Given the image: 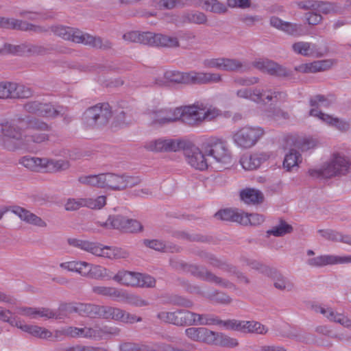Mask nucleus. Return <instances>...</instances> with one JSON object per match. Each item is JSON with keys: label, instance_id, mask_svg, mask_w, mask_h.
<instances>
[{"label": "nucleus", "instance_id": "1", "mask_svg": "<svg viewBox=\"0 0 351 351\" xmlns=\"http://www.w3.org/2000/svg\"><path fill=\"white\" fill-rule=\"evenodd\" d=\"M50 29L55 35L64 40L82 43L97 49H107L112 47V43L108 40L93 36L77 29L63 25L52 26Z\"/></svg>", "mask_w": 351, "mask_h": 351}, {"label": "nucleus", "instance_id": "2", "mask_svg": "<svg viewBox=\"0 0 351 351\" xmlns=\"http://www.w3.org/2000/svg\"><path fill=\"white\" fill-rule=\"evenodd\" d=\"M165 79L171 82L178 84H207L217 83L222 80L219 73L190 71L182 73L177 71H167L164 73Z\"/></svg>", "mask_w": 351, "mask_h": 351}, {"label": "nucleus", "instance_id": "3", "mask_svg": "<svg viewBox=\"0 0 351 351\" xmlns=\"http://www.w3.org/2000/svg\"><path fill=\"white\" fill-rule=\"evenodd\" d=\"M351 169V162L346 157L334 154L330 160L319 169H311L308 173L315 178H330L334 176L345 175Z\"/></svg>", "mask_w": 351, "mask_h": 351}, {"label": "nucleus", "instance_id": "4", "mask_svg": "<svg viewBox=\"0 0 351 351\" xmlns=\"http://www.w3.org/2000/svg\"><path fill=\"white\" fill-rule=\"evenodd\" d=\"M112 117L108 104H99L88 108L83 114L82 123L86 129H96L106 125Z\"/></svg>", "mask_w": 351, "mask_h": 351}, {"label": "nucleus", "instance_id": "5", "mask_svg": "<svg viewBox=\"0 0 351 351\" xmlns=\"http://www.w3.org/2000/svg\"><path fill=\"white\" fill-rule=\"evenodd\" d=\"M171 265L176 269H183V271L190 273L193 276L201 280L215 283L220 287L228 289L234 287L232 282L216 276L204 267H200L196 265H189L182 261H176L173 260L171 261Z\"/></svg>", "mask_w": 351, "mask_h": 351}, {"label": "nucleus", "instance_id": "6", "mask_svg": "<svg viewBox=\"0 0 351 351\" xmlns=\"http://www.w3.org/2000/svg\"><path fill=\"white\" fill-rule=\"evenodd\" d=\"M264 134L265 131L261 127L245 125L234 132L232 138L237 147L247 149L254 147Z\"/></svg>", "mask_w": 351, "mask_h": 351}, {"label": "nucleus", "instance_id": "7", "mask_svg": "<svg viewBox=\"0 0 351 351\" xmlns=\"http://www.w3.org/2000/svg\"><path fill=\"white\" fill-rule=\"evenodd\" d=\"M204 149L206 156L212 157L217 163L225 165L232 162L231 152L221 139L210 138L204 145Z\"/></svg>", "mask_w": 351, "mask_h": 351}, {"label": "nucleus", "instance_id": "8", "mask_svg": "<svg viewBox=\"0 0 351 351\" xmlns=\"http://www.w3.org/2000/svg\"><path fill=\"white\" fill-rule=\"evenodd\" d=\"M25 112L45 118H55L64 115L67 109L61 106H54L49 103H43L38 100L29 101L23 106Z\"/></svg>", "mask_w": 351, "mask_h": 351}, {"label": "nucleus", "instance_id": "9", "mask_svg": "<svg viewBox=\"0 0 351 351\" xmlns=\"http://www.w3.org/2000/svg\"><path fill=\"white\" fill-rule=\"evenodd\" d=\"M139 176H130L127 173L116 174L105 173V186L113 191H123L126 188H132L141 182Z\"/></svg>", "mask_w": 351, "mask_h": 351}, {"label": "nucleus", "instance_id": "10", "mask_svg": "<svg viewBox=\"0 0 351 351\" xmlns=\"http://www.w3.org/2000/svg\"><path fill=\"white\" fill-rule=\"evenodd\" d=\"M33 96L32 90L25 85L14 82H0V99H27Z\"/></svg>", "mask_w": 351, "mask_h": 351}, {"label": "nucleus", "instance_id": "11", "mask_svg": "<svg viewBox=\"0 0 351 351\" xmlns=\"http://www.w3.org/2000/svg\"><path fill=\"white\" fill-rule=\"evenodd\" d=\"M204 104L196 102L193 105L176 108L178 120L189 125H199L204 122L202 110Z\"/></svg>", "mask_w": 351, "mask_h": 351}, {"label": "nucleus", "instance_id": "12", "mask_svg": "<svg viewBox=\"0 0 351 351\" xmlns=\"http://www.w3.org/2000/svg\"><path fill=\"white\" fill-rule=\"evenodd\" d=\"M101 309L100 319H113L125 324H133L142 321L141 317L131 314L120 308L102 305Z\"/></svg>", "mask_w": 351, "mask_h": 351}, {"label": "nucleus", "instance_id": "13", "mask_svg": "<svg viewBox=\"0 0 351 351\" xmlns=\"http://www.w3.org/2000/svg\"><path fill=\"white\" fill-rule=\"evenodd\" d=\"M188 163L196 169L205 170L208 162L202 152L194 145L184 141V146L182 147Z\"/></svg>", "mask_w": 351, "mask_h": 351}, {"label": "nucleus", "instance_id": "14", "mask_svg": "<svg viewBox=\"0 0 351 351\" xmlns=\"http://www.w3.org/2000/svg\"><path fill=\"white\" fill-rule=\"evenodd\" d=\"M101 306L90 303H69L61 306V309L67 313H78L81 316L90 318H101Z\"/></svg>", "mask_w": 351, "mask_h": 351}, {"label": "nucleus", "instance_id": "15", "mask_svg": "<svg viewBox=\"0 0 351 351\" xmlns=\"http://www.w3.org/2000/svg\"><path fill=\"white\" fill-rule=\"evenodd\" d=\"M224 328L258 335H265L269 330L266 326L256 321H238L234 319L226 320V322L224 323Z\"/></svg>", "mask_w": 351, "mask_h": 351}, {"label": "nucleus", "instance_id": "16", "mask_svg": "<svg viewBox=\"0 0 351 351\" xmlns=\"http://www.w3.org/2000/svg\"><path fill=\"white\" fill-rule=\"evenodd\" d=\"M184 146V141L171 138H158L147 142L144 147L151 152H178Z\"/></svg>", "mask_w": 351, "mask_h": 351}, {"label": "nucleus", "instance_id": "17", "mask_svg": "<svg viewBox=\"0 0 351 351\" xmlns=\"http://www.w3.org/2000/svg\"><path fill=\"white\" fill-rule=\"evenodd\" d=\"M120 329L114 326L95 324L92 327H85V338L93 341L108 340L119 335Z\"/></svg>", "mask_w": 351, "mask_h": 351}, {"label": "nucleus", "instance_id": "18", "mask_svg": "<svg viewBox=\"0 0 351 351\" xmlns=\"http://www.w3.org/2000/svg\"><path fill=\"white\" fill-rule=\"evenodd\" d=\"M0 27L32 32L37 34L46 32L45 27L28 23L25 21L0 16Z\"/></svg>", "mask_w": 351, "mask_h": 351}, {"label": "nucleus", "instance_id": "19", "mask_svg": "<svg viewBox=\"0 0 351 351\" xmlns=\"http://www.w3.org/2000/svg\"><path fill=\"white\" fill-rule=\"evenodd\" d=\"M21 120H23V117H19L10 121L2 123L1 125L3 135L10 138L24 141L23 132L25 130V126H23Z\"/></svg>", "mask_w": 351, "mask_h": 351}, {"label": "nucleus", "instance_id": "20", "mask_svg": "<svg viewBox=\"0 0 351 351\" xmlns=\"http://www.w3.org/2000/svg\"><path fill=\"white\" fill-rule=\"evenodd\" d=\"M346 263H351V256H339L326 254L310 258L306 261V263L313 267H322L329 265Z\"/></svg>", "mask_w": 351, "mask_h": 351}, {"label": "nucleus", "instance_id": "21", "mask_svg": "<svg viewBox=\"0 0 351 351\" xmlns=\"http://www.w3.org/2000/svg\"><path fill=\"white\" fill-rule=\"evenodd\" d=\"M291 49L295 53L304 57L319 58L323 56V53L319 51L317 45L310 42H295L291 45Z\"/></svg>", "mask_w": 351, "mask_h": 351}, {"label": "nucleus", "instance_id": "22", "mask_svg": "<svg viewBox=\"0 0 351 351\" xmlns=\"http://www.w3.org/2000/svg\"><path fill=\"white\" fill-rule=\"evenodd\" d=\"M208 21V17L205 13L198 10H189L178 16L176 22L179 25L191 23L205 25H207Z\"/></svg>", "mask_w": 351, "mask_h": 351}, {"label": "nucleus", "instance_id": "23", "mask_svg": "<svg viewBox=\"0 0 351 351\" xmlns=\"http://www.w3.org/2000/svg\"><path fill=\"white\" fill-rule=\"evenodd\" d=\"M269 157L270 155L265 152L245 154L241 158L240 163L245 170H254L258 168L263 162L267 160Z\"/></svg>", "mask_w": 351, "mask_h": 351}, {"label": "nucleus", "instance_id": "24", "mask_svg": "<svg viewBox=\"0 0 351 351\" xmlns=\"http://www.w3.org/2000/svg\"><path fill=\"white\" fill-rule=\"evenodd\" d=\"M11 210L25 222L39 227L45 228L47 223L40 217L19 206L12 207Z\"/></svg>", "mask_w": 351, "mask_h": 351}, {"label": "nucleus", "instance_id": "25", "mask_svg": "<svg viewBox=\"0 0 351 351\" xmlns=\"http://www.w3.org/2000/svg\"><path fill=\"white\" fill-rule=\"evenodd\" d=\"M315 311L324 315L330 322H334L342 326L351 328V320L343 314L335 312L331 308L324 306H316Z\"/></svg>", "mask_w": 351, "mask_h": 351}, {"label": "nucleus", "instance_id": "26", "mask_svg": "<svg viewBox=\"0 0 351 351\" xmlns=\"http://www.w3.org/2000/svg\"><path fill=\"white\" fill-rule=\"evenodd\" d=\"M222 70L229 72L246 73L251 70V64L236 58H223Z\"/></svg>", "mask_w": 351, "mask_h": 351}, {"label": "nucleus", "instance_id": "27", "mask_svg": "<svg viewBox=\"0 0 351 351\" xmlns=\"http://www.w3.org/2000/svg\"><path fill=\"white\" fill-rule=\"evenodd\" d=\"M138 276H141V273L121 270L113 276L112 280L125 286L137 287L139 285Z\"/></svg>", "mask_w": 351, "mask_h": 351}, {"label": "nucleus", "instance_id": "28", "mask_svg": "<svg viewBox=\"0 0 351 351\" xmlns=\"http://www.w3.org/2000/svg\"><path fill=\"white\" fill-rule=\"evenodd\" d=\"M199 256L204 262L213 267L219 268L228 272H234L235 271L234 266L226 263L223 260L217 258L213 254L202 251L199 252Z\"/></svg>", "mask_w": 351, "mask_h": 351}, {"label": "nucleus", "instance_id": "29", "mask_svg": "<svg viewBox=\"0 0 351 351\" xmlns=\"http://www.w3.org/2000/svg\"><path fill=\"white\" fill-rule=\"evenodd\" d=\"M302 162L300 153L295 149H291L285 156L282 166L287 171H297Z\"/></svg>", "mask_w": 351, "mask_h": 351}, {"label": "nucleus", "instance_id": "30", "mask_svg": "<svg viewBox=\"0 0 351 351\" xmlns=\"http://www.w3.org/2000/svg\"><path fill=\"white\" fill-rule=\"evenodd\" d=\"M60 267L65 270L76 272L82 277L88 276L90 272V263L86 261H68L60 264Z\"/></svg>", "mask_w": 351, "mask_h": 351}, {"label": "nucleus", "instance_id": "31", "mask_svg": "<svg viewBox=\"0 0 351 351\" xmlns=\"http://www.w3.org/2000/svg\"><path fill=\"white\" fill-rule=\"evenodd\" d=\"M92 292L97 295L111 298L113 300L119 302L122 297L123 289L114 287H106L103 285H95L92 287Z\"/></svg>", "mask_w": 351, "mask_h": 351}, {"label": "nucleus", "instance_id": "32", "mask_svg": "<svg viewBox=\"0 0 351 351\" xmlns=\"http://www.w3.org/2000/svg\"><path fill=\"white\" fill-rule=\"evenodd\" d=\"M153 121L154 123L165 124L174 122L178 120L176 108L162 109L153 113Z\"/></svg>", "mask_w": 351, "mask_h": 351}, {"label": "nucleus", "instance_id": "33", "mask_svg": "<svg viewBox=\"0 0 351 351\" xmlns=\"http://www.w3.org/2000/svg\"><path fill=\"white\" fill-rule=\"evenodd\" d=\"M236 96L239 99L250 100L256 103H262V89L258 88H242L235 92Z\"/></svg>", "mask_w": 351, "mask_h": 351}, {"label": "nucleus", "instance_id": "34", "mask_svg": "<svg viewBox=\"0 0 351 351\" xmlns=\"http://www.w3.org/2000/svg\"><path fill=\"white\" fill-rule=\"evenodd\" d=\"M68 242L70 245L84 250L95 256H98L101 245L98 243L77 239H69Z\"/></svg>", "mask_w": 351, "mask_h": 351}, {"label": "nucleus", "instance_id": "35", "mask_svg": "<svg viewBox=\"0 0 351 351\" xmlns=\"http://www.w3.org/2000/svg\"><path fill=\"white\" fill-rule=\"evenodd\" d=\"M119 351H159L156 345L136 343L133 341L123 342L119 345Z\"/></svg>", "mask_w": 351, "mask_h": 351}, {"label": "nucleus", "instance_id": "36", "mask_svg": "<svg viewBox=\"0 0 351 351\" xmlns=\"http://www.w3.org/2000/svg\"><path fill=\"white\" fill-rule=\"evenodd\" d=\"M22 330L29 333L32 336L35 337H38L43 339H48L52 337V332L49 330L48 329L38 326H32L27 324H20L19 328Z\"/></svg>", "mask_w": 351, "mask_h": 351}, {"label": "nucleus", "instance_id": "37", "mask_svg": "<svg viewBox=\"0 0 351 351\" xmlns=\"http://www.w3.org/2000/svg\"><path fill=\"white\" fill-rule=\"evenodd\" d=\"M45 158L24 156L20 160V164L34 171H45Z\"/></svg>", "mask_w": 351, "mask_h": 351}, {"label": "nucleus", "instance_id": "38", "mask_svg": "<svg viewBox=\"0 0 351 351\" xmlns=\"http://www.w3.org/2000/svg\"><path fill=\"white\" fill-rule=\"evenodd\" d=\"M78 182L82 184L106 189L105 186V173L97 175L82 176L78 178Z\"/></svg>", "mask_w": 351, "mask_h": 351}, {"label": "nucleus", "instance_id": "39", "mask_svg": "<svg viewBox=\"0 0 351 351\" xmlns=\"http://www.w3.org/2000/svg\"><path fill=\"white\" fill-rule=\"evenodd\" d=\"M240 197L243 202L247 204L261 203L263 200V193L256 189H245L241 191Z\"/></svg>", "mask_w": 351, "mask_h": 351}, {"label": "nucleus", "instance_id": "40", "mask_svg": "<svg viewBox=\"0 0 351 351\" xmlns=\"http://www.w3.org/2000/svg\"><path fill=\"white\" fill-rule=\"evenodd\" d=\"M241 210L233 208H225L215 214V217L226 221L237 222L241 224Z\"/></svg>", "mask_w": 351, "mask_h": 351}, {"label": "nucleus", "instance_id": "41", "mask_svg": "<svg viewBox=\"0 0 351 351\" xmlns=\"http://www.w3.org/2000/svg\"><path fill=\"white\" fill-rule=\"evenodd\" d=\"M23 126H25V130H33L36 131H48L50 129L49 125L45 122L29 116L23 117V120L20 121Z\"/></svg>", "mask_w": 351, "mask_h": 351}, {"label": "nucleus", "instance_id": "42", "mask_svg": "<svg viewBox=\"0 0 351 351\" xmlns=\"http://www.w3.org/2000/svg\"><path fill=\"white\" fill-rule=\"evenodd\" d=\"M126 217L121 215H110L105 222H97L102 228L106 229H117L123 231L125 223H127Z\"/></svg>", "mask_w": 351, "mask_h": 351}, {"label": "nucleus", "instance_id": "43", "mask_svg": "<svg viewBox=\"0 0 351 351\" xmlns=\"http://www.w3.org/2000/svg\"><path fill=\"white\" fill-rule=\"evenodd\" d=\"M45 171L59 172L68 169L70 167L69 160L64 159L54 160L45 158Z\"/></svg>", "mask_w": 351, "mask_h": 351}, {"label": "nucleus", "instance_id": "44", "mask_svg": "<svg viewBox=\"0 0 351 351\" xmlns=\"http://www.w3.org/2000/svg\"><path fill=\"white\" fill-rule=\"evenodd\" d=\"M90 272L87 278H90L96 280H110L113 276L112 272L100 265H93L90 263Z\"/></svg>", "mask_w": 351, "mask_h": 351}, {"label": "nucleus", "instance_id": "45", "mask_svg": "<svg viewBox=\"0 0 351 351\" xmlns=\"http://www.w3.org/2000/svg\"><path fill=\"white\" fill-rule=\"evenodd\" d=\"M154 46L162 47H178L179 40L177 37L171 36L162 34H156Z\"/></svg>", "mask_w": 351, "mask_h": 351}, {"label": "nucleus", "instance_id": "46", "mask_svg": "<svg viewBox=\"0 0 351 351\" xmlns=\"http://www.w3.org/2000/svg\"><path fill=\"white\" fill-rule=\"evenodd\" d=\"M203 4V8L210 12L223 14L227 12V8L222 2L218 0H199Z\"/></svg>", "mask_w": 351, "mask_h": 351}, {"label": "nucleus", "instance_id": "47", "mask_svg": "<svg viewBox=\"0 0 351 351\" xmlns=\"http://www.w3.org/2000/svg\"><path fill=\"white\" fill-rule=\"evenodd\" d=\"M263 102H285L287 100V95L285 92L272 91L271 90L262 89Z\"/></svg>", "mask_w": 351, "mask_h": 351}, {"label": "nucleus", "instance_id": "48", "mask_svg": "<svg viewBox=\"0 0 351 351\" xmlns=\"http://www.w3.org/2000/svg\"><path fill=\"white\" fill-rule=\"evenodd\" d=\"M122 295L119 302L128 303L138 307L149 305V302L147 300L138 295H130L125 290H123Z\"/></svg>", "mask_w": 351, "mask_h": 351}, {"label": "nucleus", "instance_id": "49", "mask_svg": "<svg viewBox=\"0 0 351 351\" xmlns=\"http://www.w3.org/2000/svg\"><path fill=\"white\" fill-rule=\"evenodd\" d=\"M264 73L277 76H287L289 75V71L285 67L269 60H267Z\"/></svg>", "mask_w": 351, "mask_h": 351}, {"label": "nucleus", "instance_id": "50", "mask_svg": "<svg viewBox=\"0 0 351 351\" xmlns=\"http://www.w3.org/2000/svg\"><path fill=\"white\" fill-rule=\"evenodd\" d=\"M238 344L239 343L237 339L232 338L221 332H216L214 345L221 347L234 348L237 346Z\"/></svg>", "mask_w": 351, "mask_h": 351}, {"label": "nucleus", "instance_id": "51", "mask_svg": "<svg viewBox=\"0 0 351 351\" xmlns=\"http://www.w3.org/2000/svg\"><path fill=\"white\" fill-rule=\"evenodd\" d=\"M241 224L242 225H252L258 226L261 224L265 218L263 215L257 213L247 214L242 212L241 218H240Z\"/></svg>", "mask_w": 351, "mask_h": 351}, {"label": "nucleus", "instance_id": "52", "mask_svg": "<svg viewBox=\"0 0 351 351\" xmlns=\"http://www.w3.org/2000/svg\"><path fill=\"white\" fill-rule=\"evenodd\" d=\"M29 43H22L18 45L5 44L3 51L6 53L17 56H28Z\"/></svg>", "mask_w": 351, "mask_h": 351}, {"label": "nucleus", "instance_id": "53", "mask_svg": "<svg viewBox=\"0 0 351 351\" xmlns=\"http://www.w3.org/2000/svg\"><path fill=\"white\" fill-rule=\"evenodd\" d=\"M292 231L293 228L291 225L284 221H280L278 225L274 226L271 230H269L267 233L275 237H282L286 234L291 233Z\"/></svg>", "mask_w": 351, "mask_h": 351}, {"label": "nucleus", "instance_id": "54", "mask_svg": "<svg viewBox=\"0 0 351 351\" xmlns=\"http://www.w3.org/2000/svg\"><path fill=\"white\" fill-rule=\"evenodd\" d=\"M157 317L162 322L180 326V310L175 312H159Z\"/></svg>", "mask_w": 351, "mask_h": 351}, {"label": "nucleus", "instance_id": "55", "mask_svg": "<svg viewBox=\"0 0 351 351\" xmlns=\"http://www.w3.org/2000/svg\"><path fill=\"white\" fill-rule=\"evenodd\" d=\"M199 314L189 311L180 310V326L197 324Z\"/></svg>", "mask_w": 351, "mask_h": 351}, {"label": "nucleus", "instance_id": "56", "mask_svg": "<svg viewBox=\"0 0 351 351\" xmlns=\"http://www.w3.org/2000/svg\"><path fill=\"white\" fill-rule=\"evenodd\" d=\"M283 32L288 35L300 37L305 35L302 24L286 22Z\"/></svg>", "mask_w": 351, "mask_h": 351}, {"label": "nucleus", "instance_id": "57", "mask_svg": "<svg viewBox=\"0 0 351 351\" xmlns=\"http://www.w3.org/2000/svg\"><path fill=\"white\" fill-rule=\"evenodd\" d=\"M84 207L90 209H101L106 204V197L104 195L98 196L96 198H84Z\"/></svg>", "mask_w": 351, "mask_h": 351}, {"label": "nucleus", "instance_id": "58", "mask_svg": "<svg viewBox=\"0 0 351 351\" xmlns=\"http://www.w3.org/2000/svg\"><path fill=\"white\" fill-rule=\"evenodd\" d=\"M226 322V321L221 320L217 317L206 314H199L197 319V324L199 325H221L224 327Z\"/></svg>", "mask_w": 351, "mask_h": 351}, {"label": "nucleus", "instance_id": "59", "mask_svg": "<svg viewBox=\"0 0 351 351\" xmlns=\"http://www.w3.org/2000/svg\"><path fill=\"white\" fill-rule=\"evenodd\" d=\"M51 50L52 48L48 45L29 43L28 56H45Z\"/></svg>", "mask_w": 351, "mask_h": 351}, {"label": "nucleus", "instance_id": "60", "mask_svg": "<svg viewBox=\"0 0 351 351\" xmlns=\"http://www.w3.org/2000/svg\"><path fill=\"white\" fill-rule=\"evenodd\" d=\"M49 140V136L43 132H34L32 134H26L24 135V142L29 143L33 142L35 143H42Z\"/></svg>", "mask_w": 351, "mask_h": 351}, {"label": "nucleus", "instance_id": "61", "mask_svg": "<svg viewBox=\"0 0 351 351\" xmlns=\"http://www.w3.org/2000/svg\"><path fill=\"white\" fill-rule=\"evenodd\" d=\"M258 82L259 78L257 77H237L232 81L234 86H250Z\"/></svg>", "mask_w": 351, "mask_h": 351}, {"label": "nucleus", "instance_id": "62", "mask_svg": "<svg viewBox=\"0 0 351 351\" xmlns=\"http://www.w3.org/2000/svg\"><path fill=\"white\" fill-rule=\"evenodd\" d=\"M309 64L311 73H317L326 71L330 68L332 61L330 60H317L309 63Z\"/></svg>", "mask_w": 351, "mask_h": 351}, {"label": "nucleus", "instance_id": "63", "mask_svg": "<svg viewBox=\"0 0 351 351\" xmlns=\"http://www.w3.org/2000/svg\"><path fill=\"white\" fill-rule=\"evenodd\" d=\"M317 141L313 138L308 137L303 138L298 141L295 143V146L301 149L302 152L308 151L310 149H313L316 147Z\"/></svg>", "mask_w": 351, "mask_h": 351}, {"label": "nucleus", "instance_id": "64", "mask_svg": "<svg viewBox=\"0 0 351 351\" xmlns=\"http://www.w3.org/2000/svg\"><path fill=\"white\" fill-rule=\"evenodd\" d=\"M315 5V11H317L324 14L337 12L335 4L330 2L316 1V4Z\"/></svg>", "mask_w": 351, "mask_h": 351}]
</instances>
